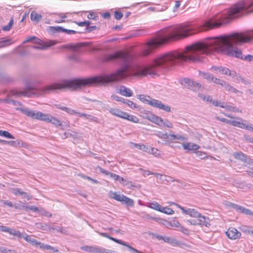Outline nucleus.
I'll list each match as a JSON object with an SVG mask.
<instances>
[{
	"label": "nucleus",
	"instance_id": "59",
	"mask_svg": "<svg viewBox=\"0 0 253 253\" xmlns=\"http://www.w3.org/2000/svg\"><path fill=\"white\" fill-rule=\"evenodd\" d=\"M31 244L33 246H39L40 247L42 246V245H44L43 244L36 240L34 239H33V240H32V241Z\"/></svg>",
	"mask_w": 253,
	"mask_h": 253
},
{
	"label": "nucleus",
	"instance_id": "12",
	"mask_svg": "<svg viewBox=\"0 0 253 253\" xmlns=\"http://www.w3.org/2000/svg\"><path fill=\"white\" fill-rule=\"evenodd\" d=\"M216 119L219 120L220 121L223 122V123H226V124H230L234 126H237V127H241V125H242V122L243 121V120L240 118H236V120H232V121H230V120H228L226 119H225V118H220V117H216Z\"/></svg>",
	"mask_w": 253,
	"mask_h": 253
},
{
	"label": "nucleus",
	"instance_id": "25",
	"mask_svg": "<svg viewBox=\"0 0 253 253\" xmlns=\"http://www.w3.org/2000/svg\"><path fill=\"white\" fill-rule=\"evenodd\" d=\"M62 27L60 26H49L47 28V31L51 34H54L57 32H62Z\"/></svg>",
	"mask_w": 253,
	"mask_h": 253
},
{
	"label": "nucleus",
	"instance_id": "11",
	"mask_svg": "<svg viewBox=\"0 0 253 253\" xmlns=\"http://www.w3.org/2000/svg\"><path fill=\"white\" fill-rule=\"evenodd\" d=\"M214 70L220 73L223 75H229L232 76L233 78L238 77V75L234 71H230L228 68L226 67H213Z\"/></svg>",
	"mask_w": 253,
	"mask_h": 253
},
{
	"label": "nucleus",
	"instance_id": "24",
	"mask_svg": "<svg viewBox=\"0 0 253 253\" xmlns=\"http://www.w3.org/2000/svg\"><path fill=\"white\" fill-rule=\"evenodd\" d=\"M78 116L80 117H84L90 121L97 122V118L89 114H86L83 113L79 112Z\"/></svg>",
	"mask_w": 253,
	"mask_h": 253
},
{
	"label": "nucleus",
	"instance_id": "62",
	"mask_svg": "<svg viewBox=\"0 0 253 253\" xmlns=\"http://www.w3.org/2000/svg\"><path fill=\"white\" fill-rule=\"evenodd\" d=\"M98 168H99V169L101 173H103V174H104L105 175H110L111 172H110L105 170L104 169H102V168H101L100 167H99Z\"/></svg>",
	"mask_w": 253,
	"mask_h": 253
},
{
	"label": "nucleus",
	"instance_id": "61",
	"mask_svg": "<svg viewBox=\"0 0 253 253\" xmlns=\"http://www.w3.org/2000/svg\"><path fill=\"white\" fill-rule=\"evenodd\" d=\"M66 112L71 115L76 114V115H78V113H79V112H77L74 110H71L69 108H68V110H67Z\"/></svg>",
	"mask_w": 253,
	"mask_h": 253
},
{
	"label": "nucleus",
	"instance_id": "16",
	"mask_svg": "<svg viewBox=\"0 0 253 253\" xmlns=\"http://www.w3.org/2000/svg\"><path fill=\"white\" fill-rule=\"evenodd\" d=\"M118 93L126 97H131L133 95L131 89L125 86H121L118 89Z\"/></svg>",
	"mask_w": 253,
	"mask_h": 253
},
{
	"label": "nucleus",
	"instance_id": "14",
	"mask_svg": "<svg viewBox=\"0 0 253 253\" xmlns=\"http://www.w3.org/2000/svg\"><path fill=\"white\" fill-rule=\"evenodd\" d=\"M233 157L237 160L245 162L248 165L253 164V160L248 159L247 156L242 152H236L233 154Z\"/></svg>",
	"mask_w": 253,
	"mask_h": 253
},
{
	"label": "nucleus",
	"instance_id": "63",
	"mask_svg": "<svg viewBox=\"0 0 253 253\" xmlns=\"http://www.w3.org/2000/svg\"><path fill=\"white\" fill-rule=\"evenodd\" d=\"M244 232L248 234L253 235V229L251 228L246 229L244 230Z\"/></svg>",
	"mask_w": 253,
	"mask_h": 253
},
{
	"label": "nucleus",
	"instance_id": "29",
	"mask_svg": "<svg viewBox=\"0 0 253 253\" xmlns=\"http://www.w3.org/2000/svg\"><path fill=\"white\" fill-rule=\"evenodd\" d=\"M131 144H132V145H133V146L134 147H135L139 150H141L144 152L148 151V146H147L144 144H137V143H131Z\"/></svg>",
	"mask_w": 253,
	"mask_h": 253
},
{
	"label": "nucleus",
	"instance_id": "23",
	"mask_svg": "<svg viewBox=\"0 0 253 253\" xmlns=\"http://www.w3.org/2000/svg\"><path fill=\"white\" fill-rule=\"evenodd\" d=\"M13 193L17 196L18 195H23L25 197H26L28 200L31 199V197L29 195H27V193L23 191L21 189L17 188L15 189H13Z\"/></svg>",
	"mask_w": 253,
	"mask_h": 253
},
{
	"label": "nucleus",
	"instance_id": "57",
	"mask_svg": "<svg viewBox=\"0 0 253 253\" xmlns=\"http://www.w3.org/2000/svg\"><path fill=\"white\" fill-rule=\"evenodd\" d=\"M114 16H115V18L117 19V20H120V19H121L123 16V14L122 12H115V14H114Z\"/></svg>",
	"mask_w": 253,
	"mask_h": 253
},
{
	"label": "nucleus",
	"instance_id": "5",
	"mask_svg": "<svg viewBox=\"0 0 253 253\" xmlns=\"http://www.w3.org/2000/svg\"><path fill=\"white\" fill-rule=\"evenodd\" d=\"M109 112L113 116L134 123H138L139 122V120L137 117L130 115L117 108H111L109 110Z\"/></svg>",
	"mask_w": 253,
	"mask_h": 253
},
{
	"label": "nucleus",
	"instance_id": "64",
	"mask_svg": "<svg viewBox=\"0 0 253 253\" xmlns=\"http://www.w3.org/2000/svg\"><path fill=\"white\" fill-rule=\"evenodd\" d=\"M245 59L248 61H253V55H248L246 56Z\"/></svg>",
	"mask_w": 253,
	"mask_h": 253
},
{
	"label": "nucleus",
	"instance_id": "60",
	"mask_svg": "<svg viewBox=\"0 0 253 253\" xmlns=\"http://www.w3.org/2000/svg\"><path fill=\"white\" fill-rule=\"evenodd\" d=\"M66 112L71 115L76 114V115H78V113H79V112H77L74 110H71L69 108H68V110H67Z\"/></svg>",
	"mask_w": 253,
	"mask_h": 253
},
{
	"label": "nucleus",
	"instance_id": "50",
	"mask_svg": "<svg viewBox=\"0 0 253 253\" xmlns=\"http://www.w3.org/2000/svg\"><path fill=\"white\" fill-rule=\"evenodd\" d=\"M62 32L66 33H67V34H69V35L75 34L76 33H78L76 31L72 30H68V29H64L63 28H62Z\"/></svg>",
	"mask_w": 253,
	"mask_h": 253
},
{
	"label": "nucleus",
	"instance_id": "17",
	"mask_svg": "<svg viewBox=\"0 0 253 253\" xmlns=\"http://www.w3.org/2000/svg\"><path fill=\"white\" fill-rule=\"evenodd\" d=\"M169 137V141L168 144L170 145L171 143H177V140L185 141L187 139V138L182 135H176L174 134H170Z\"/></svg>",
	"mask_w": 253,
	"mask_h": 253
},
{
	"label": "nucleus",
	"instance_id": "15",
	"mask_svg": "<svg viewBox=\"0 0 253 253\" xmlns=\"http://www.w3.org/2000/svg\"><path fill=\"white\" fill-rule=\"evenodd\" d=\"M38 42H37L41 45V46H35L34 47L35 48L37 49H46L48 47H49L52 45H55L56 43V42L54 41H49L46 42H42L40 39H38Z\"/></svg>",
	"mask_w": 253,
	"mask_h": 253
},
{
	"label": "nucleus",
	"instance_id": "47",
	"mask_svg": "<svg viewBox=\"0 0 253 253\" xmlns=\"http://www.w3.org/2000/svg\"><path fill=\"white\" fill-rule=\"evenodd\" d=\"M162 126H165L168 128H172L173 127L172 124L168 120L163 121Z\"/></svg>",
	"mask_w": 253,
	"mask_h": 253
},
{
	"label": "nucleus",
	"instance_id": "44",
	"mask_svg": "<svg viewBox=\"0 0 253 253\" xmlns=\"http://www.w3.org/2000/svg\"><path fill=\"white\" fill-rule=\"evenodd\" d=\"M178 230L180 231L181 232L185 234H189L190 233V230L188 228L185 227L181 225L179 227Z\"/></svg>",
	"mask_w": 253,
	"mask_h": 253
},
{
	"label": "nucleus",
	"instance_id": "46",
	"mask_svg": "<svg viewBox=\"0 0 253 253\" xmlns=\"http://www.w3.org/2000/svg\"><path fill=\"white\" fill-rule=\"evenodd\" d=\"M242 125H241L240 128H245L246 129L248 130H250L253 131V127L247 124H246L244 123L243 122H242Z\"/></svg>",
	"mask_w": 253,
	"mask_h": 253
},
{
	"label": "nucleus",
	"instance_id": "55",
	"mask_svg": "<svg viewBox=\"0 0 253 253\" xmlns=\"http://www.w3.org/2000/svg\"><path fill=\"white\" fill-rule=\"evenodd\" d=\"M24 207L25 208L26 211H28L29 210H31V211H39V209L37 207H35V206H32V207L25 206Z\"/></svg>",
	"mask_w": 253,
	"mask_h": 253
},
{
	"label": "nucleus",
	"instance_id": "45",
	"mask_svg": "<svg viewBox=\"0 0 253 253\" xmlns=\"http://www.w3.org/2000/svg\"><path fill=\"white\" fill-rule=\"evenodd\" d=\"M211 82H213L215 84H220L221 86H222L223 83H224L225 81L221 80L220 79L216 78L213 76V79H212Z\"/></svg>",
	"mask_w": 253,
	"mask_h": 253
},
{
	"label": "nucleus",
	"instance_id": "19",
	"mask_svg": "<svg viewBox=\"0 0 253 253\" xmlns=\"http://www.w3.org/2000/svg\"><path fill=\"white\" fill-rule=\"evenodd\" d=\"M182 146L184 149L188 151L197 150L200 148V146L198 145L190 142L183 143Z\"/></svg>",
	"mask_w": 253,
	"mask_h": 253
},
{
	"label": "nucleus",
	"instance_id": "2",
	"mask_svg": "<svg viewBox=\"0 0 253 253\" xmlns=\"http://www.w3.org/2000/svg\"><path fill=\"white\" fill-rule=\"evenodd\" d=\"M242 11L247 14L253 12V0H242L232 5L227 11L222 14H217L207 21L205 30L214 29L224 26L236 17V15Z\"/></svg>",
	"mask_w": 253,
	"mask_h": 253
},
{
	"label": "nucleus",
	"instance_id": "41",
	"mask_svg": "<svg viewBox=\"0 0 253 253\" xmlns=\"http://www.w3.org/2000/svg\"><path fill=\"white\" fill-rule=\"evenodd\" d=\"M9 233L10 235H12L13 236H15L18 237H21L22 236V233H20V231L18 230H12V229H10V232Z\"/></svg>",
	"mask_w": 253,
	"mask_h": 253
},
{
	"label": "nucleus",
	"instance_id": "21",
	"mask_svg": "<svg viewBox=\"0 0 253 253\" xmlns=\"http://www.w3.org/2000/svg\"><path fill=\"white\" fill-rule=\"evenodd\" d=\"M223 87H224V88L228 91L232 92L234 93H237L239 92V90H238L237 89L234 88L233 86H231L230 84H229L228 83L226 82L225 81L224 83H223Z\"/></svg>",
	"mask_w": 253,
	"mask_h": 253
},
{
	"label": "nucleus",
	"instance_id": "22",
	"mask_svg": "<svg viewBox=\"0 0 253 253\" xmlns=\"http://www.w3.org/2000/svg\"><path fill=\"white\" fill-rule=\"evenodd\" d=\"M82 249L89 253H98L100 252V249L95 247L86 246L82 248Z\"/></svg>",
	"mask_w": 253,
	"mask_h": 253
},
{
	"label": "nucleus",
	"instance_id": "30",
	"mask_svg": "<svg viewBox=\"0 0 253 253\" xmlns=\"http://www.w3.org/2000/svg\"><path fill=\"white\" fill-rule=\"evenodd\" d=\"M160 212H163L167 214L171 215L174 213V211L170 208L168 207H161Z\"/></svg>",
	"mask_w": 253,
	"mask_h": 253
},
{
	"label": "nucleus",
	"instance_id": "36",
	"mask_svg": "<svg viewBox=\"0 0 253 253\" xmlns=\"http://www.w3.org/2000/svg\"><path fill=\"white\" fill-rule=\"evenodd\" d=\"M211 104H212L215 106H220L221 108H225L226 107V103L224 102H221L218 100H212V102H211Z\"/></svg>",
	"mask_w": 253,
	"mask_h": 253
},
{
	"label": "nucleus",
	"instance_id": "58",
	"mask_svg": "<svg viewBox=\"0 0 253 253\" xmlns=\"http://www.w3.org/2000/svg\"><path fill=\"white\" fill-rule=\"evenodd\" d=\"M110 176L113 178L115 181L120 180V176L116 174L111 172Z\"/></svg>",
	"mask_w": 253,
	"mask_h": 253
},
{
	"label": "nucleus",
	"instance_id": "51",
	"mask_svg": "<svg viewBox=\"0 0 253 253\" xmlns=\"http://www.w3.org/2000/svg\"><path fill=\"white\" fill-rule=\"evenodd\" d=\"M152 219L156 221H158L159 222V223H160L161 224H163L164 225L166 226V222H167V220H165V219H163L162 218H156V217H153L152 218Z\"/></svg>",
	"mask_w": 253,
	"mask_h": 253
},
{
	"label": "nucleus",
	"instance_id": "35",
	"mask_svg": "<svg viewBox=\"0 0 253 253\" xmlns=\"http://www.w3.org/2000/svg\"><path fill=\"white\" fill-rule=\"evenodd\" d=\"M169 136H170V134H168L167 133H160L159 134H158V136L159 138H160L161 139L164 140V141H165L167 143V144H168V142L169 141Z\"/></svg>",
	"mask_w": 253,
	"mask_h": 253
},
{
	"label": "nucleus",
	"instance_id": "28",
	"mask_svg": "<svg viewBox=\"0 0 253 253\" xmlns=\"http://www.w3.org/2000/svg\"><path fill=\"white\" fill-rule=\"evenodd\" d=\"M198 97L201 98L203 101H206L211 103L212 102V98L211 96L209 95H204L201 93H199L198 95Z\"/></svg>",
	"mask_w": 253,
	"mask_h": 253
},
{
	"label": "nucleus",
	"instance_id": "8",
	"mask_svg": "<svg viewBox=\"0 0 253 253\" xmlns=\"http://www.w3.org/2000/svg\"><path fill=\"white\" fill-rule=\"evenodd\" d=\"M191 225L205 226L208 227L210 225V219L208 217L200 214L196 219H190L187 221Z\"/></svg>",
	"mask_w": 253,
	"mask_h": 253
},
{
	"label": "nucleus",
	"instance_id": "13",
	"mask_svg": "<svg viewBox=\"0 0 253 253\" xmlns=\"http://www.w3.org/2000/svg\"><path fill=\"white\" fill-rule=\"evenodd\" d=\"M176 207L179 208L182 212L185 214H188L190 216L197 218L200 216V213L198 212L196 210L193 209H185L183 207L180 206L178 204H175Z\"/></svg>",
	"mask_w": 253,
	"mask_h": 253
},
{
	"label": "nucleus",
	"instance_id": "3",
	"mask_svg": "<svg viewBox=\"0 0 253 253\" xmlns=\"http://www.w3.org/2000/svg\"><path fill=\"white\" fill-rule=\"evenodd\" d=\"M194 33L192 29L188 25L182 24L175 26L172 28L171 33L168 35L157 37L148 42L141 52V55L147 56L163 44L169 41H177L185 38Z\"/></svg>",
	"mask_w": 253,
	"mask_h": 253
},
{
	"label": "nucleus",
	"instance_id": "37",
	"mask_svg": "<svg viewBox=\"0 0 253 253\" xmlns=\"http://www.w3.org/2000/svg\"><path fill=\"white\" fill-rule=\"evenodd\" d=\"M197 157L201 159H206L208 158V156L207 155V154L202 151H197L196 152Z\"/></svg>",
	"mask_w": 253,
	"mask_h": 253
},
{
	"label": "nucleus",
	"instance_id": "42",
	"mask_svg": "<svg viewBox=\"0 0 253 253\" xmlns=\"http://www.w3.org/2000/svg\"><path fill=\"white\" fill-rule=\"evenodd\" d=\"M128 107L132 109H134L137 108V106L135 103H134L133 102H132L131 100H127L126 101V104Z\"/></svg>",
	"mask_w": 253,
	"mask_h": 253
},
{
	"label": "nucleus",
	"instance_id": "10",
	"mask_svg": "<svg viewBox=\"0 0 253 253\" xmlns=\"http://www.w3.org/2000/svg\"><path fill=\"white\" fill-rule=\"evenodd\" d=\"M227 237L231 240L239 239L241 236V233L234 227H229L226 232Z\"/></svg>",
	"mask_w": 253,
	"mask_h": 253
},
{
	"label": "nucleus",
	"instance_id": "7",
	"mask_svg": "<svg viewBox=\"0 0 253 253\" xmlns=\"http://www.w3.org/2000/svg\"><path fill=\"white\" fill-rule=\"evenodd\" d=\"M109 194L110 198L115 199L117 201L121 202L123 203H125L126 204L130 206H133L134 205L133 200L124 195H121L117 193L116 192H111Z\"/></svg>",
	"mask_w": 253,
	"mask_h": 253
},
{
	"label": "nucleus",
	"instance_id": "20",
	"mask_svg": "<svg viewBox=\"0 0 253 253\" xmlns=\"http://www.w3.org/2000/svg\"><path fill=\"white\" fill-rule=\"evenodd\" d=\"M31 20L37 23L39 22L42 18V15L35 11H33L30 15Z\"/></svg>",
	"mask_w": 253,
	"mask_h": 253
},
{
	"label": "nucleus",
	"instance_id": "26",
	"mask_svg": "<svg viewBox=\"0 0 253 253\" xmlns=\"http://www.w3.org/2000/svg\"><path fill=\"white\" fill-rule=\"evenodd\" d=\"M69 13H57L55 14V15L59 18H61V20H56L55 22L56 23H61L64 22L65 19L68 17V15L69 14Z\"/></svg>",
	"mask_w": 253,
	"mask_h": 253
},
{
	"label": "nucleus",
	"instance_id": "49",
	"mask_svg": "<svg viewBox=\"0 0 253 253\" xmlns=\"http://www.w3.org/2000/svg\"><path fill=\"white\" fill-rule=\"evenodd\" d=\"M180 225L179 222L177 220L174 219L172 221V227H175V229L178 230Z\"/></svg>",
	"mask_w": 253,
	"mask_h": 253
},
{
	"label": "nucleus",
	"instance_id": "32",
	"mask_svg": "<svg viewBox=\"0 0 253 253\" xmlns=\"http://www.w3.org/2000/svg\"><path fill=\"white\" fill-rule=\"evenodd\" d=\"M40 249H46L47 250H51L55 253H57L58 252V249L48 245H42V246H40Z\"/></svg>",
	"mask_w": 253,
	"mask_h": 253
},
{
	"label": "nucleus",
	"instance_id": "56",
	"mask_svg": "<svg viewBox=\"0 0 253 253\" xmlns=\"http://www.w3.org/2000/svg\"><path fill=\"white\" fill-rule=\"evenodd\" d=\"M239 209L241 210V211L243 213H245L247 214H253V212H252L251 211H250L248 209H246L241 208V207H239Z\"/></svg>",
	"mask_w": 253,
	"mask_h": 253
},
{
	"label": "nucleus",
	"instance_id": "48",
	"mask_svg": "<svg viewBox=\"0 0 253 253\" xmlns=\"http://www.w3.org/2000/svg\"><path fill=\"white\" fill-rule=\"evenodd\" d=\"M151 153L155 156H160L161 155L160 151L157 148L151 147Z\"/></svg>",
	"mask_w": 253,
	"mask_h": 253
},
{
	"label": "nucleus",
	"instance_id": "52",
	"mask_svg": "<svg viewBox=\"0 0 253 253\" xmlns=\"http://www.w3.org/2000/svg\"><path fill=\"white\" fill-rule=\"evenodd\" d=\"M191 86L192 87V89L194 91H195L197 88H199L202 86V85L200 84L192 82L191 83Z\"/></svg>",
	"mask_w": 253,
	"mask_h": 253
},
{
	"label": "nucleus",
	"instance_id": "34",
	"mask_svg": "<svg viewBox=\"0 0 253 253\" xmlns=\"http://www.w3.org/2000/svg\"><path fill=\"white\" fill-rule=\"evenodd\" d=\"M149 207L156 211H160L161 206L157 202H153L150 204Z\"/></svg>",
	"mask_w": 253,
	"mask_h": 253
},
{
	"label": "nucleus",
	"instance_id": "1",
	"mask_svg": "<svg viewBox=\"0 0 253 253\" xmlns=\"http://www.w3.org/2000/svg\"><path fill=\"white\" fill-rule=\"evenodd\" d=\"M187 61V46L182 53L173 51L162 55L154 60L153 63L143 69L128 73V67L125 66L118 70L115 74L102 76H95L88 78L78 79L72 80H64L61 83H55L45 86L42 91L48 93L56 89L69 88L77 89L82 87H88L98 84L107 83L111 82L121 80L128 76L135 77H141L147 75H157V69L163 65H172L177 59Z\"/></svg>",
	"mask_w": 253,
	"mask_h": 253
},
{
	"label": "nucleus",
	"instance_id": "33",
	"mask_svg": "<svg viewBox=\"0 0 253 253\" xmlns=\"http://www.w3.org/2000/svg\"><path fill=\"white\" fill-rule=\"evenodd\" d=\"M152 121L160 126H162L163 123V119L158 116H154L152 117Z\"/></svg>",
	"mask_w": 253,
	"mask_h": 253
},
{
	"label": "nucleus",
	"instance_id": "18",
	"mask_svg": "<svg viewBox=\"0 0 253 253\" xmlns=\"http://www.w3.org/2000/svg\"><path fill=\"white\" fill-rule=\"evenodd\" d=\"M46 119V122L51 123L56 126H62V122L54 117L50 116L48 114H47Z\"/></svg>",
	"mask_w": 253,
	"mask_h": 253
},
{
	"label": "nucleus",
	"instance_id": "27",
	"mask_svg": "<svg viewBox=\"0 0 253 253\" xmlns=\"http://www.w3.org/2000/svg\"><path fill=\"white\" fill-rule=\"evenodd\" d=\"M164 239L163 241L166 243H168L172 245L179 244L178 241L173 238L164 236Z\"/></svg>",
	"mask_w": 253,
	"mask_h": 253
},
{
	"label": "nucleus",
	"instance_id": "38",
	"mask_svg": "<svg viewBox=\"0 0 253 253\" xmlns=\"http://www.w3.org/2000/svg\"><path fill=\"white\" fill-rule=\"evenodd\" d=\"M13 24V18H11L8 25L3 26L2 29L4 31H8L12 28Z\"/></svg>",
	"mask_w": 253,
	"mask_h": 253
},
{
	"label": "nucleus",
	"instance_id": "6",
	"mask_svg": "<svg viewBox=\"0 0 253 253\" xmlns=\"http://www.w3.org/2000/svg\"><path fill=\"white\" fill-rule=\"evenodd\" d=\"M21 111L28 117L33 119L41 120L45 122L47 114L43 113L40 111H34L28 109H21Z\"/></svg>",
	"mask_w": 253,
	"mask_h": 253
},
{
	"label": "nucleus",
	"instance_id": "4",
	"mask_svg": "<svg viewBox=\"0 0 253 253\" xmlns=\"http://www.w3.org/2000/svg\"><path fill=\"white\" fill-rule=\"evenodd\" d=\"M137 98L143 103L148 104L154 107L159 108L168 112H169L171 111L169 106L163 104L162 102L159 100L151 98L149 95L140 94L137 95Z\"/></svg>",
	"mask_w": 253,
	"mask_h": 253
},
{
	"label": "nucleus",
	"instance_id": "53",
	"mask_svg": "<svg viewBox=\"0 0 253 253\" xmlns=\"http://www.w3.org/2000/svg\"><path fill=\"white\" fill-rule=\"evenodd\" d=\"M13 94L15 95H18V96L22 95V96H31V95L29 94V93H28L27 92H24V91H22V92L16 91L15 93H13Z\"/></svg>",
	"mask_w": 253,
	"mask_h": 253
},
{
	"label": "nucleus",
	"instance_id": "31",
	"mask_svg": "<svg viewBox=\"0 0 253 253\" xmlns=\"http://www.w3.org/2000/svg\"><path fill=\"white\" fill-rule=\"evenodd\" d=\"M0 136L9 139H14V137L11 135L8 131L0 130Z\"/></svg>",
	"mask_w": 253,
	"mask_h": 253
},
{
	"label": "nucleus",
	"instance_id": "39",
	"mask_svg": "<svg viewBox=\"0 0 253 253\" xmlns=\"http://www.w3.org/2000/svg\"><path fill=\"white\" fill-rule=\"evenodd\" d=\"M87 18L89 19L96 20L98 18V15L96 13L91 11H90L88 12Z\"/></svg>",
	"mask_w": 253,
	"mask_h": 253
},
{
	"label": "nucleus",
	"instance_id": "43",
	"mask_svg": "<svg viewBox=\"0 0 253 253\" xmlns=\"http://www.w3.org/2000/svg\"><path fill=\"white\" fill-rule=\"evenodd\" d=\"M202 76L204 77V78L207 79V80L211 82L212 79H213V76L211 75L210 74L207 73H203Z\"/></svg>",
	"mask_w": 253,
	"mask_h": 253
},
{
	"label": "nucleus",
	"instance_id": "54",
	"mask_svg": "<svg viewBox=\"0 0 253 253\" xmlns=\"http://www.w3.org/2000/svg\"><path fill=\"white\" fill-rule=\"evenodd\" d=\"M11 228L2 225H0V231L8 232V233L10 232V230Z\"/></svg>",
	"mask_w": 253,
	"mask_h": 253
},
{
	"label": "nucleus",
	"instance_id": "40",
	"mask_svg": "<svg viewBox=\"0 0 253 253\" xmlns=\"http://www.w3.org/2000/svg\"><path fill=\"white\" fill-rule=\"evenodd\" d=\"M0 252L2 253H17L15 250H9L5 247H0Z\"/></svg>",
	"mask_w": 253,
	"mask_h": 253
},
{
	"label": "nucleus",
	"instance_id": "9",
	"mask_svg": "<svg viewBox=\"0 0 253 253\" xmlns=\"http://www.w3.org/2000/svg\"><path fill=\"white\" fill-rule=\"evenodd\" d=\"M127 53L124 51H119L111 54L106 55L103 59V61H110L117 59H125L127 57Z\"/></svg>",
	"mask_w": 253,
	"mask_h": 253
}]
</instances>
